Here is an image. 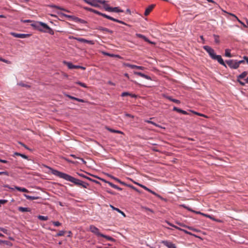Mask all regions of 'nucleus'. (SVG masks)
Listing matches in <instances>:
<instances>
[{"instance_id":"a878e982","label":"nucleus","mask_w":248,"mask_h":248,"mask_svg":"<svg viewBox=\"0 0 248 248\" xmlns=\"http://www.w3.org/2000/svg\"><path fill=\"white\" fill-rule=\"evenodd\" d=\"M99 30L102 31L107 32V33H112V31H110V30H109L108 29L106 28L99 27Z\"/></svg>"},{"instance_id":"774afa93","label":"nucleus","mask_w":248,"mask_h":248,"mask_svg":"<svg viewBox=\"0 0 248 248\" xmlns=\"http://www.w3.org/2000/svg\"><path fill=\"white\" fill-rule=\"evenodd\" d=\"M0 162L3 163H7L8 161L6 160H3L1 159H0Z\"/></svg>"},{"instance_id":"393cba45","label":"nucleus","mask_w":248,"mask_h":248,"mask_svg":"<svg viewBox=\"0 0 248 248\" xmlns=\"http://www.w3.org/2000/svg\"><path fill=\"white\" fill-rule=\"evenodd\" d=\"M17 85L20 86H21L23 87H26L27 88H29L31 87V86L29 84L25 83L23 82H20L17 83Z\"/></svg>"},{"instance_id":"4be33fe9","label":"nucleus","mask_w":248,"mask_h":248,"mask_svg":"<svg viewBox=\"0 0 248 248\" xmlns=\"http://www.w3.org/2000/svg\"><path fill=\"white\" fill-rule=\"evenodd\" d=\"M50 7H51V8H56L57 9L62 10V11L66 12L67 13H70V11H69L68 10H66L65 9L62 8L60 7V6H57V5H50Z\"/></svg>"},{"instance_id":"37998d69","label":"nucleus","mask_w":248,"mask_h":248,"mask_svg":"<svg viewBox=\"0 0 248 248\" xmlns=\"http://www.w3.org/2000/svg\"><path fill=\"white\" fill-rule=\"evenodd\" d=\"M179 225H180V226H182V227H185V228H187L188 229H189V230H192L191 227H188V226H186V225H184V224L183 223H177Z\"/></svg>"},{"instance_id":"6e6552de","label":"nucleus","mask_w":248,"mask_h":248,"mask_svg":"<svg viewBox=\"0 0 248 248\" xmlns=\"http://www.w3.org/2000/svg\"><path fill=\"white\" fill-rule=\"evenodd\" d=\"M63 63L70 69H78V68H81L82 69H85V68L82 66H78V65H75L73 64L71 62H64Z\"/></svg>"},{"instance_id":"58836bf2","label":"nucleus","mask_w":248,"mask_h":248,"mask_svg":"<svg viewBox=\"0 0 248 248\" xmlns=\"http://www.w3.org/2000/svg\"><path fill=\"white\" fill-rule=\"evenodd\" d=\"M248 75L247 72H244L239 76H238V78H245Z\"/></svg>"},{"instance_id":"72a5a7b5","label":"nucleus","mask_w":248,"mask_h":248,"mask_svg":"<svg viewBox=\"0 0 248 248\" xmlns=\"http://www.w3.org/2000/svg\"><path fill=\"white\" fill-rule=\"evenodd\" d=\"M104 5V9L107 11H108V12H110L111 10V7H109L108 6V5L106 4V3L105 4H103Z\"/></svg>"},{"instance_id":"f8f14e48","label":"nucleus","mask_w":248,"mask_h":248,"mask_svg":"<svg viewBox=\"0 0 248 248\" xmlns=\"http://www.w3.org/2000/svg\"><path fill=\"white\" fill-rule=\"evenodd\" d=\"M98 3L105 4L106 3V1L102 0H92L90 4L94 7H98L99 5L98 4Z\"/></svg>"},{"instance_id":"09e8293b","label":"nucleus","mask_w":248,"mask_h":248,"mask_svg":"<svg viewBox=\"0 0 248 248\" xmlns=\"http://www.w3.org/2000/svg\"><path fill=\"white\" fill-rule=\"evenodd\" d=\"M169 224L170 226H172V227H173L175 228V229H177V230H180V231H182V230H183V229H181V228H179V227H177V226H175V225H172V224H170V223H169Z\"/></svg>"},{"instance_id":"1a4fd4ad","label":"nucleus","mask_w":248,"mask_h":248,"mask_svg":"<svg viewBox=\"0 0 248 248\" xmlns=\"http://www.w3.org/2000/svg\"><path fill=\"white\" fill-rule=\"evenodd\" d=\"M90 231L92 232L94 234L98 236H101L103 234L102 233L99 232V229L93 225H91L90 226Z\"/></svg>"},{"instance_id":"0e129e2a","label":"nucleus","mask_w":248,"mask_h":248,"mask_svg":"<svg viewBox=\"0 0 248 248\" xmlns=\"http://www.w3.org/2000/svg\"><path fill=\"white\" fill-rule=\"evenodd\" d=\"M3 187H7V188H9V189H12V190H14V189H15V188L11 187H10L8 185H4L3 186Z\"/></svg>"},{"instance_id":"412c9836","label":"nucleus","mask_w":248,"mask_h":248,"mask_svg":"<svg viewBox=\"0 0 248 248\" xmlns=\"http://www.w3.org/2000/svg\"><path fill=\"white\" fill-rule=\"evenodd\" d=\"M110 207L113 210H115V211H117V212L120 213L121 215H122L124 217H125V214H124V212H123L122 211H121V210H120L119 208H116L115 207H114L113 205H110Z\"/></svg>"},{"instance_id":"20e7f679","label":"nucleus","mask_w":248,"mask_h":248,"mask_svg":"<svg viewBox=\"0 0 248 248\" xmlns=\"http://www.w3.org/2000/svg\"><path fill=\"white\" fill-rule=\"evenodd\" d=\"M225 62L231 68L236 69L239 67L240 64L244 62V61H237L236 60H230L226 61Z\"/></svg>"},{"instance_id":"c85d7f7f","label":"nucleus","mask_w":248,"mask_h":248,"mask_svg":"<svg viewBox=\"0 0 248 248\" xmlns=\"http://www.w3.org/2000/svg\"><path fill=\"white\" fill-rule=\"evenodd\" d=\"M101 237L105 238L106 239H107L108 240H110L111 241H112V242H114L115 241V239H114L113 238H112L109 236L103 234L102 235Z\"/></svg>"},{"instance_id":"c03bdc74","label":"nucleus","mask_w":248,"mask_h":248,"mask_svg":"<svg viewBox=\"0 0 248 248\" xmlns=\"http://www.w3.org/2000/svg\"><path fill=\"white\" fill-rule=\"evenodd\" d=\"M109 177H110L111 178L113 179V180H114L115 181H116V182H118V183H120V181H121V180H120L119 179H118V178H116V177H114V176H112V175H109Z\"/></svg>"},{"instance_id":"a19ab883","label":"nucleus","mask_w":248,"mask_h":248,"mask_svg":"<svg viewBox=\"0 0 248 248\" xmlns=\"http://www.w3.org/2000/svg\"><path fill=\"white\" fill-rule=\"evenodd\" d=\"M52 224L55 226H59L61 225V223L59 221H52Z\"/></svg>"},{"instance_id":"f257e3e1","label":"nucleus","mask_w":248,"mask_h":248,"mask_svg":"<svg viewBox=\"0 0 248 248\" xmlns=\"http://www.w3.org/2000/svg\"><path fill=\"white\" fill-rule=\"evenodd\" d=\"M46 167L51 170V173L52 174L58 176L59 178H62L66 181L71 182L77 186H81L84 188H87L88 186L89 185V184L78 179L75 178L66 173L59 171L47 166Z\"/></svg>"},{"instance_id":"aec40b11","label":"nucleus","mask_w":248,"mask_h":248,"mask_svg":"<svg viewBox=\"0 0 248 248\" xmlns=\"http://www.w3.org/2000/svg\"><path fill=\"white\" fill-rule=\"evenodd\" d=\"M18 210L21 212H30L31 209L29 208L28 207H18Z\"/></svg>"},{"instance_id":"e2e57ef3","label":"nucleus","mask_w":248,"mask_h":248,"mask_svg":"<svg viewBox=\"0 0 248 248\" xmlns=\"http://www.w3.org/2000/svg\"><path fill=\"white\" fill-rule=\"evenodd\" d=\"M182 231L184 232L185 233L190 234V235H193L191 232H188L186 230L183 229Z\"/></svg>"},{"instance_id":"3c124183","label":"nucleus","mask_w":248,"mask_h":248,"mask_svg":"<svg viewBox=\"0 0 248 248\" xmlns=\"http://www.w3.org/2000/svg\"><path fill=\"white\" fill-rule=\"evenodd\" d=\"M77 84H79L80 85V86H81L82 87H87L86 84L84 83H82V82H76Z\"/></svg>"},{"instance_id":"a18cd8bd","label":"nucleus","mask_w":248,"mask_h":248,"mask_svg":"<svg viewBox=\"0 0 248 248\" xmlns=\"http://www.w3.org/2000/svg\"><path fill=\"white\" fill-rule=\"evenodd\" d=\"M113 21H115V22H118V23L124 24V25H126V24L125 23H124V22L119 20L118 19H115V18L114 19Z\"/></svg>"},{"instance_id":"7ed1b4c3","label":"nucleus","mask_w":248,"mask_h":248,"mask_svg":"<svg viewBox=\"0 0 248 248\" xmlns=\"http://www.w3.org/2000/svg\"><path fill=\"white\" fill-rule=\"evenodd\" d=\"M124 65L126 67H128L133 70L134 73L135 75L138 76H140L141 77H144V78H149L148 76H146L143 74H141L140 72L138 71V70H142L143 69V67L137 66L136 65L131 64L128 63H124Z\"/></svg>"},{"instance_id":"c9c22d12","label":"nucleus","mask_w":248,"mask_h":248,"mask_svg":"<svg viewBox=\"0 0 248 248\" xmlns=\"http://www.w3.org/2000/svg\"><path fill=\"white\" fill-rule=\"evenodd\" d=\"M65 232L64 231H60L59 232L55 235L56 237L63 236L65 234Z\"/></svg>"},{"instance_id":"2eb2a0df","label":"nucleus","mask_w":248,"mask_h":248,"mask_svg":"<svg viewBox=\"0 0 248 248\" xmlns=\"http://www.w3.org/2000/svg\"><path fill=\"white\" fill-rule=\"evenodd\" d=\"M155 6V5L152 4V5H150L148 8H147L144 12V15L145 16H148L150 14V13L152 11V10L154 9Z\"/></svg>"},{"instance_id":"052dcab7","label":"nucleus","mask_w":248,"mask_h":248,"mask_svg":"<svg viewBox=\"0 0 248 248\" xmlns=\"http://www.w3.org/2000/svg\"><path fill=\"white\" fill-rule=\"evenodd\" d=\"M119 183H120L121 184H122V185H124V186H129H129H130V185H127V184H126L125 182H123V181H120V182Z\"/></svg>"},{"instance_id":"4c0bfd02","label":"nucleus","mask_w":248,"mask_h":248,"mask_svg":"<svg viewBox=\"0 0 248 248\" xmlns=\"http://www.w3.org/2000/svg\"><path fill=\"white\" fill-rule=\"evenodd\" d=\"M87 179H88V180L90 181H92L93 183H95L97 184H100V182L97 181V180H94V179H92L91 178L88 177V178H87Z\"/></svg>"},{"instance_id":"c756f323","label":"nucleus","mask_w":248,"mask_h":248,"mask_svg":"<svg viewBox=\"0 0 248 248\" xmlns=\"http://www.w3.org/2000/svg\"><path fill=\"white\" fill-rule=\"evenodd\" d=\"M230 15L232 16H233L240 24H241L244 27H247L246 25H245L243 22L240 20L238 17L233 14H230Z\"/></svg>"},{"instance_id":"0eeeda50","label":"nucleus","mask_w":248,"mask_h":248,"mask_svg":"<svg viewBox=\"0 0 248 248\" xmlns=\"http://www.w3.org/2000/svg\"><path fill=\"white\" fill-rule=\"evenodd\" d=\"M10 34L16 38H26L31 36L30 34L17 33L14 32H10Z\"/></svg>"},{"instance_id":"338daca9","label":"nucleus","mask_w":248,"mask_h":248,"mask_svg":"<svg viewBox=\"0 0 248 248\" xmlns=\"http://www.w3.org/2000/svg\"><path fill=\"white\" fill-rule=\"evenodd\" d=\"M181 113H182L183 114H184V115L188 114V113L187 112V111L184 110H182Z\"/></svg>"},{"instance_id":"cd10ccee","label":"nucleus","mask_w":248,"mask_h":248,"mask_svg":"<svg viewBox=\"0 0 248 248\" xmlns=\"http://www.w3.org/2000/svg\"><path fill=\"white\" fill-rule=\"evenodd\" d=\"M14 155H17V156H20L21 157H22V158H23L24 159H27L28 158V156L24 154H20V153H18V152H15L14 153Z\"/></svg>"},{"instance_id":"dca6fc26","label":"nucleus","mask_w":248,"mask_h":248,"mask_svg":"<svg viewBox=\"0 0 248 248\" xmlns=\"http://www.w3.org/2000/svg\"><path fill=\"white\" fill-rule=\"evenodd\" d=\"M121 95L122 97L130 96V97H133V98H135L137 96L136 95H135L134 94H132L129 92H126L122 93Z\"/></svg>"},{"instance_id":"7c9ffc66","label":"nucleus","mask_w":248,"mask_h":248,"mask_svg":"<svg viewBox=\"0 0 248 248\" xmlns=\"http://www.w3.org/2000/svg\"><path fill=\"white\" fill-rule=\"evenodd\" d=\"M231 50L229 49H226L225 50V56L227 57H232V55L230 53Z\"/></svg>"},{"instance_id":"603ef678","label":"nucleus","mask_w":248,"mask_h":248,"mask_svg":"<svg viewBox=\"0 0 248 248\" xmlns=\"http://www.w3.org/2000/svg\"><path fill=\"white\" fill-rule=\"evenodd\" d=\"M4 174L7 176H9V172L7 171H0V175Z\"/></svg>"},{"instance_id":"864d4df0","label":"nucleus","mask_w":248,"mask_h":248,"mask_svg":"<svg viewBox=\"0 0 248 248\" xmlns=\"http://www.w3.org/2000/svg\"><path fill=\"white\" fill-rule=\"evenodd\" d=\"M8 202L6 200H0V204H4L6 203H7Z\"/></svg>"},{"instance_id":"e433bc0d","label":"nucleus","mask_w":248,"mask_h":248,"mask_svg":"<svg viewBox=\"0 0 248 248\" xmlns=\"http://www.w3.org/2000/svg\"><path fill=\"white\" fill-rule=\"evenodd\" d=\"M103 16L105 17V18H107V19H108L111 20L112 21H113L114 19V18H113V17H112L111 16H108V15H106L105 14H103Z\"/></svg>"},{"instance_id":"b1692460","label":"nucleus","mask_w":248,"mask_h":248,"mask_svg":"<svg viewBox=\"0 0 248 248\" xmlns=\"http://www.w3.org/2000/svg\"><path fill=\"white\" fill-rule=\"evenodd\" d=\"M24 197L26 198L27 199L30 200H37L39 199V197H35V196H29L27 194H24Z\"/></svg>"},{"instance_id":"4468645a","label":"nucleus","mask_w":248,"mask_h":248,"mask_svg":"<svg viewBox=\"0 0 248 248\" xmlns=\"http://www.w3.org/2000/svg\"><path fill=\"white\" fill-rule=\"evenodd\" d=\"M101 180H102V181L105 182L106 183H108L110 186H111L112 187H113V188H114L115 189H116L119 190H122V188L116 185L113 184L111 182H108V181H107L103 179H102Z\"/></svg>"},{"instance_id":"69168bd1","label":"nucleus","mask_w":248,"mask_h":248,"mask_svg":"<svg viewBox=\"0 0 248 248\" xmlns=\"http://www.w3.org/2000/svg\"><path fill=\"white\" fill-rule=\"evenodd\" d=\"M129 187H131V188L133 189L135 191L139 192L138 189L137 188H136L135 187H134V186L130 185V186H129Z\"/></svg>"},{"instance_id":"ea45409f","label":"nucleus","mask_w":248,"mask_h":248,"mask_svg":"<svg viewBox=\"0 0 248 248\" xmlns=\"http://www.w3.org/2000/svg\"><path fill=\"white\" fill-rule=\"evenodd\" d=\"M77 174H78V176H80V177H83V178H85V179H87V178H88V177L87 176H86V175H84L83 173H80V172H77Z\"/></svg>"},{"instance_id":"680f3d73","label":"nucleus","mask_w":248,"mask_h":248,"mask_svg":"<svg viewBox=\"0 0 248 248\" xmlns=\"http://www.w3.org/2000/svg\"><path fill=\"white\" fill-rule=\"evenodd\" d=\"M165 97L167 99H168V100H169L172 102V100H173V98H172V97L170 96H166Z\"/></svg>"},{"instance_id":"bf43d9fd","label":"nucleus","mask_w":248,"mask_h":248,"mask_svg":"<svg viewBox=\"0 0 248 248\" xmlns=\"http://www.w3.org/2000/svg\"><path fill=\"white\" fill-rule=\"evenodd\" d=\"M172 102L174 103H175L176 104H179L181 103L180 100L176 99H173V100H172Z\"/></svg>"},{"instance_id":"ddd939ff","label":"nucleus","mask_w":248,"mask_h":248,"mask_svg":"<svg viewBox=\"0 0 248 248\" xmlns=\"http://www.w3.org/2000/svg\"><path fill=\"white\" fill-rule=\"evenodd\" d=\"M161 243L168 248H177L175 245L171 242L167 240H163L162 241Z\"/></svg>"},{"instance_id":"f03ea898","label":"nucleus","mask_w":248,"mask_h":248,"mask_svg":"<svg viewBox=\"0 0 248 248\" xmlns=\"http://www.w3.org/2000/svg\"><path fill=\"white\" fill-rule=\"evenodd\" d=\"M32 26L35 27L40 31L48 33L51 35L54 34V32L53 30L45 23L42 22H37L34 24H32Z\"/></svg>"},{"instance_id":"473e14b6","label":"nucleus","mask_w":248,"mask_h":248,"mask_svg":"<svg viewBox=\"0 0 248 248\" xmlns=\"http://www.w3.org/2000/svg\"><path fill=\"white\" fill-rule=\"evenodd\" d=\"M89 11H91V12H93V13L98 15H99V16H103V15L104 14L103 13H101V12L98 11H96L95 10H94V9H88Z\"/></svg>"},{"instance_id":"39448f33","label":"nucleus","mask_w":248,"mask_h":248,"mask_svg":"<svg viewBox=\"0 0 248 248\" xmlns=\"http://www.w3.org/2000/svg\"><path fill=\"white\" fill-rule=\"evenodd\" d=\"M134 183L136 185L139 186L143 188L145 190H147V191L149 192L150 193H151L153 194V195H155L157 197L160 198V199H163L162 197L160 195H159V194H157L156 193H155V191L152 190L151 189L148 188L146 186H144V185H143L142 184H139L138 183H137V182H134Z\"/></svg>"},{"instance_id":"f3484780","label":"nucleus","mask_w":248,"mask_h":248,"mask_svg":"<svg viewBox=\"0 0 248 248\" xmlns=\"http://www.w3.org/2000/svg\"><path fill=\"white\" fill-rule=\"evenodd\" d=\"M75 40H76L80 42H81V43H86L92 44H93L92 41H89V40H86L82 38H75Z\"/></svg>"},{"instance_id":"de8ad7c7","label":"nucleus","mask_w":248,"mask_h":248,"mask_svg":"<svg viewBox=\"0 0 248 248\" xmlns=\"http://www.w3.org/2000/svg\"><path fill=\"white\" fill-rule=\"evenodd\" d=\"M145 122L147 123H148V124H153V125H155L156 126H157V125L155 123H154V122H152L151 121L146 120Z\"/></svg>"},{"instance_id":"8fccbe9b","label":"nucleus","mask_w":248,"mask_h":248,"mask_svg":"<svg viewBox=\"0 0 248 248\" xmlns=\"http://www.w3.org/2000/svg\"><path fill=\"white\" fill-rule=\"evenodd\" d=\"M214 38H215V42H216V43H219V39H218V38H219L218 36L216 35H214Z\"/></svg>"},{"instance_id":"6ab92c4d","label":"nucleus","mask_w":248,"mask_h":248,"mask_svg":"<svg viewBox=\"0 0 248 248\" xmlns=\"http://www.w3.org/2000/svg\"><path fill=\"white\" fill-rule=\"evenodd\" d=\"M136 36L139 38L143 39L146 42H147L150 44H153V43L152 42H151L150 41H149V40L146 37H145L144 35H143L142 34L137 33Z\"/></svg>"},{"instance_id":"13d9d810","label":"nucleus","mask_w":248,"mask_h":248,"mask_svg":"<svg viewBox=\"0 0 248 248\" xmlns=\"http://www.w3.org/2000/svg\"><path fill=\"white\" fill-rule=\"evenodd\" d=\"M19 143L22 145V146H23L25 148L28 149V150H30V149L25 144H24L23 143H22L21 142H19Z\"/></svg>"},{"instance_id":"5701e85b","label":"nucleus","mask_w":248,"mask_h":248,"mask_svg":"<svg viewBox=\"0 0 248 248\" xmlns=\"http://www.w3.org/2000/svg\"><path fill=\"white\" fill-rule=\"evenodd\" d=\"M15 189L19 191L23 192H29V190L24 187H21L16 186L15 187Z\"/></svg>"},{"instance_id":"49530a36","label":"nucleus","mask_w":248,"mask_h":248,"mask_svg":"<svg viewBox=\"0 0 248 248\" xmlns=\"http://www.w3.org/2000/svg\"><path fill=\"white\" fill-rule=\"evenodd\" d=\"M113 21H115V22H118V23L124 24V25H126V24L125 23H124V22L119 20L118 19H115V18L114 19Z\"/></svg>"},{"instance_id":"f704fd0d","label":"nucleus","mask_w":248,"mask_h":248,"mask_svg":"<svg viewBox=\"0 0 248 248\" xmlns=\"http://www.w3.org/2000/svg\"><path fill=\"white\" fill-rule=\"evenodd\" d=\"M38 218L41 220H47L48 219V217L47 216L39 215L38 217Z\"/></svg>"},{"instance_id":"5fc2aeb1","label":"nucleus","mask_w":248,"mask_h":248,"mask_svg":"<svg viewBox=\"0 0 248 248\" xmlns=\"http://www.w3.org/2000/svg\"><path fill=\"white\" fill-rule=\"evenodd\" d=\"M0 231L2 232L3 233L6 234L7 232V230L3 228H0Z\"/></svg>"},{"instance_id":"a211bd4d","label":"nucleus","mask_w":248,"mask_h":248,"mask_svg":"<svg viewBox=\"0 0 248 248\" xmlns=\"http://www.w3.org/2000/svg\"><path fill=\"white\" fill-rule=\"evenodd\" d=\"M237 81L242 86H244L246 83L248 84V82H246L248 81V78H237Z\"/></svg>"},{"instance_id":"6e6d98bb","label":"nucleus","mask_w":248,"mask_h":248,"mask_svg":"<svg viewBox=\"0 0 248 248\" xmlns=\"http://www.w3.org/2000/svg\"><path fill=\"white\" fill-rule=\"evenodd\" d=\"M60 14H61L62 16H65V17H67L68 18H72L73 17V16H70V15H66L65 14H63V13H60Z\"/></svg>"},{"instance_id":"2f4dec72","label":"nucleus","mask_w":248,"mask_h":248,"mask_svg":"<svg viewBox=\"0 0 248 248\" xmlns=\"http://www.w3.org/2000/svg\"><path fill=\"white\" fill-rule=\"evenodd\" d=\"M107 129L112 132V133H119V134H123V132L121 131H119V130H114V129H113L112 128H108V127L107 128Z\"/></svg>"},{"instance_id":"9d476101","label":"nucleus","mask_w":248,"mask_h":248,"mask_svg":"<svg viewBox=\"0 0 248 248\" xmlns=\"http://www.w3.org/2000/svg\"><path fill=\"white\" fill-rule=\"evenodd\" d=\"M212 59L217 60L220 64L226 67V62H224L220 55H217L216 54L215 57L213 58Z\"/></svg>"},{"instance_id":"4d7b16f0","label":"nucleus","mask_w":248,"mask_h":248,"mask_svg":"<svg viewBox=\"0 0 248 248\" xmlns=\"http://www.w3.org/2000/svg\"><path fill=\"white\" fill-rule=\"evenodd\" d=\"M66 96L67 97H68V98H69L70 99H72V100H75V99L76 98V97H74V96H71V95H69V94H66Z\"/></svg>"},{"instance_id":"bb28decb","label":"nucleus","mask_w":248,"mask_h":248,"mask_svg":"<svg viewBox=\"0 0 248 248\" xmlns=\"http://www.w3.org/2000/svg\"><path fill=\"white\" fill-rule=\"evenodd\" d=\"M110 12H116V13H119V12H124V11L123 10L120 9L118 7H111V10Z\"/></svg>"},{"instance_id":"423d86ee","label":"nucleus","mask_w":248,"mask_h":248,"mask_svg":"<svg viewBox=\"0 0 248 248\" xmlns=\"http://www.w3.org/2000/svg\"><path fill=\"white\" fill-rule=\"evenodd\" d=\"M203 48L209 54L212 59L216 55L214 50L210 46H203Z\"/></svg>"},{"instance_id":"79ce46f5","label":"nucleus","mask_w":248,"mask_h":248,"mask_svg":"<svg viewBox=\"0 0 248 248\" xmlns=\"http://www.w3.org/2000/svg\"><path fill=\"white\" fill-rule=\"evenodd\" d=\"M182 110L180 108H179L176 107H174L173 108V111H177L179 113H181V111H182Z\"/></svg>"},{"instance_id":"9b49d317","label":"nucleus","mask_w":248,"mask_h":248,"mask_svg":"<svg viewBox=\"0 0 248 248\" xmlns=\"http://www.w3.org/2000/svg\"><path fill=\"white\" fill-rule=\"evenodd\" d=\"M181 206H182L183 207H184L185 209H186L188 211H191V212H196L198 214H202V215H204V216H206V217H209V218H210L211 219H212L213 220L214 219V218L213 217H212L211 216L205 215L204 214L201 213L200 212H195L192 209H191L190 208H189V207L186 206L185 204L181 205Z\"/></svg>"}]
</instances>
